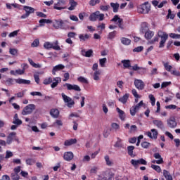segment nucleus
<instances>
[{
    "label": "nucleus",
    "instance_id": "obj_1",
    "mask_svg": "<svg viewBox=\"0 0 180 180\" xmlns=\"http://www.w3.org/2000/svg\"><path fill=\"white\" fill-rule=\"evenodd\" d=\"M19 84L20 85L23 84L24 85H30L31 81L30 80H26L25 79H12V78H8L6 80V85H8V86H11L15 84Z\"/></svg>",
    "mask_w": 180,
    "mask_h": 180
},
{
    "label": "nucleus",
    "instance_id": "obj_2",
    "mask_svg": "<svg viewBox=\"0 0 180 180\" xmlns=\"http://www.w3.org/2000/svg\"><path fill=\"white\" fill-rule=\"evenodd\" d=\"M157 34L158 37L160 38L159 47L160 49H162V47H164L165 43L167 42V40H168V34H167V32L161 30L158 31Z\"/></svg>",
    "mask_w": 180,
    "mask_h": 180
},
{
    "label": "nucleus",
    "instance_id": "obj_3",
    "mask_svg": "<svg viewBox=\"0 0 180 180\" xmlns=\"http://www.w3.org/2000/svg\"><path fill=\"white\" fill-rule=\"evenodd\" d=\"M151 11V5L148 2H145L138 7L139 13L147 14Z\"/></svg>",
    "mask_w": 180,
    "mask_h": 180
},
{
    "label": "nucleus",
    "instance_id": "obj_4",
    "mask_svg": "<svg viewBox=\"0 0 180 180\" xmlns=\"http://www.w3.org/2000/svg\"><path fill=\"white\" fill-rule=\"evenodd\" d=\"M89 19L91 22H96L97 19H98L100 22H102V20L105 19V14L101 13L100 11H96L89 16Z\"/></svg>",
    "mask_w": 180,
    "mask_h": 180
},
{
    "label": "nucleus",
    "instance_id": "obj_5",
    "mask_svg": "<svg viewBox=\"0 0 180 180\" xmlns=\"http://www.w3.org/2000/svg\"><path fill=\"white\" fill-rule=\"evenodd\" d=\"M44 47L46 50H50V49H53V50H61L60 46H58V41H56L55 42H49L46 41L44 44Z\"/></svg>",
    "mask_w": 180,
    "mask_h": 180
},
{
    "label": "nucleus",
    "instance_id": "obj_6",
    "mask_svg": "<svg viewBox=\"0 0 180 180\" xmlns=\"http://www.w3.org/2000/svg\"><path fill=\"white\" fill-rule=\"evenodd\" d=\"M35 109L36 105L34 104H29L23 108L21 113L23 116H27V115H32Z\"/></svg>",
    "mask_w": 180,
    "mask_h": 180
},
{
    "label": "nucleus",
    "instance_id": "obj_7",
    "mask_svg": "<svg viewBox=\"0 0 180 180\" xmlns=\"http://www.w3.org/2000/svg\"><path fill=\"white\" fill-rule=\"evenodd\" d=\"M67 0H58L57 3L54 4L53 9L56 11H63V9H67L65 5H67Z\"/></svg>",
    "mask_w": 180,
    "mask_h": 180
},
{
    "label": "nucleus",
    "instance_id": "obj_8",
    "mask_svg": "<svg viewBox=\"0 0 180 180\" xmlns=\"http://www.w3.org/2000/svg\"><path fill=\"white\" fill-rule=\"evenodd\" d=\"M62 98L65 102V103H66V106H68V108H72L74 106V105H75V102H74V100H72V98H71L70 96L65 95V94L62 93Z\"/></svg>",
    "mask_w": 180,
    "mask_h": 180
},
{
    "label": "nucleus",
    "instance_id": "obj_9",
    "mask_svg": "<svg viewBox=\"0 0 180 180\" xmlns=\"http://www.w3.org/2000/svg\"><path fill=\"white\" fill-rule=\"evenodd\" d=\"M131 165H133V167L137 168L139 165H147V162L143 158H141L139 160L132 159L131 160Z\"/></svg>",
    "mask_w": 180,
    "mask_h": 180
},
{
    "label": "nucleus",
    "instance_id": "obj_10",
    "mask_svg": "<svg viewBox=\"0 0 180 180\" xmlns=\"http://www.w3.org/2000/svg\"><path fill=\"white\" fill-rule=\"evenodd\" d=\"M65 23V21L58 19V20H54L53 22V27L54 29H64V25Z\"/></svg>",
    "mask_w": 180,
    "mask_h": 180
},
{
    "label": "nucleus",
    "instance_id": "obj_11",
    "mask_svg": "<svg viewBox=\"0 0 180 180\" xmlns=\"http://www.w3.org/2000/svg\"><path fill=\"white\" fill-rule=\"evenodd\" d=\"M63 86H66L68 91H77L81 92V88L77 84H71L70 83H65Z\"/></svg>",
    "mask_w": 180,
    "mask_h": 180
},
{
    "label": "nucleus",
    "instance_id": "obj_12",
    "mask_svg": "<svg viewBox=\"0 0 180 180\" xmlns=\"http://www.w3.org/2000/svg\"><path fill=\"white\" fill-rule=\"evenodd\" d=\"M134 84L135 85V88H136V89H139V91H143V89H144V86H146V85L144 84V82L139 79H135Z\"/></svg>",
    "mask_w": 180,
    "mask_h": 180
},
{
    "label": "nucleus",
    "instance_id": "obj_13",
    "mask_svg": "<svg viewBox=\"0 0 180 180\" xmlns=\"http://www.w3.org/2000/svg\"><path fill=\"white\" fill-rule=\"evenodd\" d=\"M111 22H117L120 29H121L122 30L124 29V26L123 25V19L120 18L119 15H115L111 20Z\"/></svg>",
    "mask_w": 180,
    "mask_h": 180
},
{
    "label": "nucleus",
    "instance_id": "obj_14",
    "mask_svg": "<svg viewBox=\"0 0 180 180\" xmlns=\"http://www.w3.org/2000/svg\"><path fill=\"white\" fill-rule=\"evenodd\" d=\"M154 158L158 160H152V164H164V159H162V157H161V155L158 153H155L153 155Z\"/></svg>",
    "mask_w": 180,
    "mask_h": 180
},
{
    "label": "nucleus",
    "instance_id": "obj_15",
    "mask_svg": "<svg viewBox=\"0 0 180 180\" xmlns=\"http://www.w3.org/2000/svg\"><path fill=\"white\" fill-rule=\"evenodd\" d=\"M177 124L176 120H175L174 117H172L167 120V126L170 127V129H175Z\"/></svg>",
    "mask_w": 180,
    "mask_h": 180
},
{
    "label": "nucleus",
    "instance_id": "obj_16",
    "mask_svg": "<svg viewBox=\"0 0 180 180\" xmlns=\"http://www.w3.org/2000/svg\"><path fill=\"white\" fill-rule=\"evenodd\" d=\"M146 135L150 139H154L155 140H156L157 137H158V131H157V129H152L150 130V132L148 131L146 133Z\"/></svg>",
    "mask_w": 180,
    "mask_h": 180
},
{
    "label": "nucleus",
    "instance_id": "obj_17",
    "mask_svg": "<svg viewBox=\"0 0 180 180\" xmlns=\"http://www.w3.org/2000/svg\"><path fill=\"white\" fill-rule=\"evenodd\" d=\"M74 159V153L71 151L69 152H65L63 154V160L65 161H72V160Z\"/></svg>",
    "mask_w": 180,
    "mask_h": 180
},
{
    "label": "nucleus",
    "instance_id": "obj_18",
    "mask_svg": "<svg viewBox=\"0 0 180 180\" xmlns=\"http://www.w3.org/2000/svg\"><path fill=\"white\" fill-rule=\"evenodd\" d=\"M16 139V132H11L8 136L6 139L7 144L11 145L13 142V140Z\"/></svg>",
    "mask_w": 180,
    "mask_h": 180
},
{
    "label": "nucleus",
    "instance_id": "obj_19",
    "mask_svg": "<svg viewBox=\"0 0 180 180\" xmlns=\"http://www.w3.org/2000/svg\"><path fill=\"white\" fill-rule=\"evenodd\" d=\"M50 115L53 119H58V116H60V111L57 108H52L50 110Z\"/></svg>",
    "mask_w": 180,
    "mask_h": 180
},
{
    "label": "nucleus",
    "instance_id": "obj_20",
    "mask_svg": "<svg viewBox=\"0 0 180 180\" xmlns=\"http://www.w3.org/2000/svg\"><path fill=\"white\" fill-rule=\"evenodd\" d=\"M22 122L20 119H19V115L18 114H15L13 119V124H15L16 126H20Z\"/></svg>",
    "mask_w": 180,
    "mask_h": 180
},
{
    "label": "nucleus",
    "instance_id": "obj_21",
    "mask_svg": "<svg viewBox=\"0 0 180 180\" xmlns=\"http://www.w3.org/2000/svg\"><path fill=\"white\" fill-rule=\"evenodd\" d=\"M153 124H155V127H158V129H161L162 130V129H164V123L162 122V121L160 120H154L153 121Z\"/></svg>",
    "mask_w": 180,
    "mask_h": 180
},
{
    "label": "nucleus",
    "instance_id": "obj_22",
    "mask_svg": "<svg viewBox=\"0 0 180 180\" xmlns=\"http://www.w3.org/2000/svg\"><path fill=\"white\" fill-rule=\"evenodd\" d=\"M79 39L80 41H86L91 39V34H79Z\"/></svg>",
    "mask_w": 180,
    "mask_h": 180
},
{
    "label": "nucleus",
    "instance_id": "obj_23",
    "mask_svg": "<svg viewBox=\"0 0 180 180\" xmlns=\"http://www.w3.org/2000/svg\"><path fill=\"white\" fill-rule=\"evenodd\" d=\"M65 68V67L61 64L54 66L52 70L53 75H56V72H57V71H60V70H64Z\"/></svg>",
    "mask_w": 180,
    "mask_h": 180
},
{
    "label": "nucleus",
    "instance_id": "obj_24",
    "mask_svg": "<svg viewBox=\"0 0 180 180\" xmlns=\"http://www.w3.org/2000/svg\"><path fill=\"white\" fill-rule=\"evenodd\" d=\"M23 10L25 11V13L28 14L30 16L31 13H34V9L33 8V7L24 6Z\"/></svg>",
    "mask_w": 180,
    "mask_h": 180
},
{
    "label": "nucleus",
    "instance_id": "obj_25",
    "mask_svg": "<svg viewBox=\"0 0 180 180\" xmlns=\"http://www.w3.org/2000/svg\"><path fill=\"white\" fill-rule=\"evenodd\" d=\"M116 110L119 115L120 119H121V120H124V119H126V113L124 112V111L122 110L119 108H117Z\"/></svg>",
    "mask_w": 180,
    "mask_h": 180
},
{
    "label": "nucleus",
    "instance_id": "obj_26",
    "mask_svg": "<svg viewBox=\"0 0 180 180\" xmlns=\"http://www.w3.org/2000/svg\"><path fill=\"white\" fill-rule=\"evenodd\" d=\"M154 37V31L148 30L145 32V39L146 40H151Z\"/></svg>",
    "mask_w": 180,
    "mask_h": 180
},
{
    "label": "nucleus",
    "instance_id": "obj_27",
    "mask_svg": "<svg viewBox=\"0 0 180 180\" xmlns=\"http://www.w3.org/2000/svg\"><path fill=\"white\" fill-rule=\"evenodd\" d=\"M72 144H77L76 139H71L69 140H66L64 143V146H66V147H70V146H72Z\"/></svg>",
    "mask_w": 180,
    "mask_h": 180
},
{
    "label": "nucleus",
    "instance_id": "obj_28",
    "mask_svg": "<svg viewBox=\"0 0 180 180\" xmlns=\"http://www.w3.org/2000/svg\"><path fill=\"white\" fill-rule=\"evenodd\" d=\"M104 159L106 162V165H108V167H112V165H114L115 163H113V160L110 159L109 155H105L104 157Z\"/></svg>",
    "mask_w": 180,
    "mask_h": 180
},
{
    "label": "nucleus",
    "instance_id": "obj_29",
    "mask_svg": "<svg viewBox=\"0 0 180 180\" xmlns=\"http://www.w3.org/2000/svg\"><path fill=\"white\" fill-rule=\"evenodd\" d=\"M132 70L133 71H140V70H142L143 74H144L146 71H147V68L139 67L137 64H135L134 66H132Z\"/></svg>",
    "mask_w": 180,
    "mask_h": 180
},
{
    "label": "nucleus",
    "instance_id": "obj_30",
    "mask_svg": "<svg viewBox=\"0 0 180 180\" xmlns=\"http://www.w3.org/2000/svg\"><path fill=\"white\" fill-rule=\"evenodd\" d=\"M53 82L51 84V88H56L60 82H61V78L60 77H55L53 78Z\"/></svg>",
    "mask_w": 180,
    "mask_h": 180
},
{
    "label": "nucleus",
    "instance_id": "obj_31",
    "mask_svg": "<svg viewBox=\"0 0 180 180\" xmlns=\"http://www.w3.org/2000/svg\"><path fill=\"white\" fill-rule=\"evenodd\" d=\"M127 150H128L129 155H130V157H131V158H134V157H136V154H134V153H133V151L134 150V146H129L127 147Z\"/></svg>",
    "mask_w": 180,
    "mask_h": 180
},
{
    "label": "nucleus",
    "instance_id": "obj_32",
    "mask_svg": "<svg viewBox=\"0 0 180 180\" xmlns=\"http://www.w3.org/2000/svg\"><path fill=\"white\" fill-rule=\"evenodd\" d=\"M69 4L70 5V6L68 8V11H74L77 5L76 1H75L74 0H70Z\"/></svg>",
    "mask_w": 180,
    "mask_h": 180
},
{
    "label": "nucleus",
    "instance_id": "obj_33",
    "mask_svg": "<svg viewBox=\"0 0 180 180\" xmlns=\"http://www.w3.org/2000/svg\"><path fill=\"white\" fill-rule=\"evenodd\" d=\"M92 53H94V51H92V49H90L87 51H86L84 49L82 50V54L84 56V57H91L92 56Z\"/></svg>",
    "mask_w": 180,
    "mask_h": 180
},
{
    "label": "nucleus",
    "instance_id": "obj_34",
    "mask_svg": "<svg viewBox=\"0 0 180 180\" xmlns=\"http://www.w3.org/2000/svg\"><path fill=\"white\" fill-rule=\"evenodd\" d=\"M148 30V24L147 22H143L141 25V32L142 33H146V32Z\"/></svg>",
    "mask_w": 180,
    "mask_h": 180
},
{
    "label": "nucleus",
    "instance_id": "obj_35",
    "mask_svg": "<svg viewBox=\"0 0 180 180\" xmlns=\"http://www.w3.org/2000/svg\"><path fill=\"white\" fill-rule=\"evenodd\" d=\"M127 99H129V94H126L122 97L118 99L119 102H121V103H126L127 102Z\"/></svg>",
    "mask_w": 180,
    "mask_h": 180
},
{
    "label": "nucleus",
    "instance_id": "obj_36",
    "mask_svg": "<svg viewBox=\"0 0 180 180\" xmlns=\"http://www.w3.org/2000/svg\"><path fill=\"white\" fill-rule=\"evenodd\" d=\"M121 43H122L124 46H129L130 43H131V40L129 38L122 37L121 38Z\"/></svg>",
    "mask_w": 180,
    "mask_h": 180
},
{
    "label": "nucleus",
    "instance_id": "obj_37",
    "mask_svg": "<svg viewBox=\"0 0 180 180\" xmlns=\"http://www.w3.org/2000/svg\"><path fill=\"white\" fill-rule=\"evenodd\" d=\"M28 61L30 64L34 67V68H41V65L34 63L33 60H32L31 58H28Z\"/></svg>",
    "mask_w": 180,
    "mask_h": 180
},
{
    "label": "nucleus",
    "instance_id": "obj_38",
    "mask_svg": "<svg viewBox=\"0 0 180 180\" xmlns=\"http://www.w3.org/2000/svg\"><path fill=\"white\" fill-rule=\"evenodd\" d=\"M149 75L150 77H153L154 75H158V68H152L149 72Z\"/></svg>",
    "mask_w": 180,
    "mask_h": 180
},
{
    "label": "nucleus",
    "instance_id": "obj_39",
    "mask_svg": "<svg viewBox=\"0 0 180 180\" xmlns=\"http://www.w3.org/2000/svg\"><path fill=\"white\" fill-rule=\"evenodd\" d=\"M63 124V120H56L53 124L54 127H61Z\"/></svg>",
    "mask_w": 180,
    "mask_h": 180
},
{
    "label": "nucleus",
    "instance_id": "obj_40",
    "mask_svg": "<svg viewBox=\"0 0 180 180\" xmlns=\"http://www.w3.org/2000/svg\"><path fill=\"white\" fill-rule=\"evenodd\" d=\"M110 6L113 9V12L116 13L117 11L119 10V4L117 3H110Z\"/></svg>",
    "mask_w": 180,
    "mask_h": 180
},
{
    "label": "nucleus",
    "instance_id": "obj_41",
    "mask_svg": "<svg viewBox=\"0 0 180 180\" xmlns=\"http://www.w3.org/2000/svg\"><path fill=\"white\" fill-rule=\"evenodd\" d=\"M163 175L167 180H172V176L167 170H163Z\"/></svg>",
    "mask_w": 180,
    "mask_h": 180
},
{
    "label": "nucleus",
    "instance_id": "obj_42",
    "mask_svg": "<svg viewBox=\"0 0 180 180\" xmlns=\"http://www.w3.org/2000/svg\"><path fill=\"white\" fill-rule=\"evenodd\" d=\"M107 61H108V59L106 58H103L99 59V64L102 68L105 67V64Z\"/></svg>",
    "mask_w": 180,
    "mask_h": 180
},
{
    "label": "nucleus",
    "instance_id": "obj_43",
    "mask_svg": "<svg viewBox=\"0 0 180 180\" xmlns=\"http://www.w3.org/2000/svg\"><path fill=\"white\" fill-rule=\"evenodd\" d=\"M99 75H101V70H95L94 73V81H99Z\"/></svg>",
    "mask_w": 180,
    "mask_h": 180
},
{
    "label": "nucleus",
    "instance_id": "obj_44",
    "mask_svg": "<svg viewBox=\"0 0 180 180\" xmlns=\"http://www.w3.org/2000/svg\"><path fill=\"white\" fill-rule=\"evenodd\" d=\"M122 64L124 68H129L130 67V61L129 60H123L121 61Z\"/></svg>",
    "mask_w": 180,
    "mask_h": 180
},
{
    "label": "nucleus",
    "instance_id": "obj_45",
    "mask_svg": "<svg viewBox=\"0 0 180 180\" xmlns=\"http://www.w3.org/2000/svg\"><path fill=\"white\" fill-rule=\"evenodd\" d=\"M114 147H117L118 148H123V143H122V139L118 138L116 143L114 145Z\"/></svg>",
    "mask_w": 180,
    "mask_h": 180
},
{
    "label": "nucleus",
    "instance_id": "obj_46",
    "mask_svg": "<svg viewBox=\"0 0 180 180\" xmlns=\"http://www.w3.org/2000/svg\"><path fill=\"white\" fill-rule=\"evenodd\" d=\"M51 20H47V19H41L39 20V26L41 27V26H44V23H46V24H49V23H51Z\"/></svg>",
    "mask_w": 180,
    "mask_h": 180
},
{
    "label": "nucleus",
    "instance_id": "obj_47",
    "mask_svg": "<svg viewBox=\"0 0 180 180\" xmlns=\"http://www.w3.org/2000/svg\"><path fill=\"white\" fill-rule=\"evenodd\" d=\"M51 82H53V78L47 77L44 80L43 84L44 85H50Z\"/></svg>",
    "mask_w": 180,
    "mask_h": 180
},
{
    "label": "nucleus",
    "instance_id": "obj_48",
    "mask_svg": "<svg viewBox=\"0 0 180 180\" xmlns=\"http://www.w3.org/2000/svg\"><path fill=\"white\" fill-rule=\"evenodd\" d=\"M100 9L103 12H108V11H109V9H110V6H109V5H106V6L101 5V6H100Z\"/></svg>",
    "mask_w": 180,
    "mask_h": 180
},
{
    "label": "nucleus",
    "instance_id": "obj_49",
    "mask_svg": "<svg viewBox=\"0 0 180 180\" xmlns=\"http://www.w3.org/2000/svg\"><path fill=\"white\" fill-rule=\"evenodd\" d=\"M163 65L166 71L171 72V70H172V67L171 66V65L168 64V63H163Z\"/></svg>",
    "mask_w": 180,
    "mask_h": 180
},
{
    "label": "nucleus",
    "instance_id": "obj_50",
    "mask_svg": "<svg viewBox=\"0 0 180 180\" xmlns=\"http://www.w3.org/2000/svg\"><path fill=\"white\" fill-rule=\"evenodd\" d=\"M148 98L151 102L152 106H155V97H154V95L149 94Z\"/></svg>",
    "mask_w": 180,
    "mask_h": 180
},
{
    "label": "nucleus",
    "instance_id": "obj_51",
    "mask_svg": "<svg viewBox=\"0 0 180 180\" xmlns=\"http://www.w3.org/2000/svg\"><path fill=\"white\" fill-rule=\"evenodd\" d=\"M25 162L27 165H33L34 164H35L36 160H34V159L28 158L25 160Z\"/></svg>",
    "mask_w": 180,
    "mask_h": 180
},
{
    "label": "nucleus",
    "instance_id": "obj_52",
    "mask_svg": "<svg viewBox=\"0 0 180 180\" xmlns=\"http://www.w3.org/2000/svg\"><path fill=\"white\" fill-rule=\"evenodd\" d=\"M150 167L155 171H156V172H161V167L158 165H151Z\"/></svg>",
    "mask_w": 180,
    "mask_h": 180
},
{
    "label": "nucleus",
    "instance_id": "obj_53",
    "mask_svg": "<svg viewBox=\"0 0 180 180\" xmlns=\"http://www.w3.org/2000/svg\"><path fill=\"white\" fill-rule=\"evenodd\" d=\"M144 50V47L143 46H137L133 49L134 53H140Z\"/></svg>",
    "mask_w": 180,
    "mask_h": 180
},
{
    "label": "nucleus",
    "instance_id": "obj_54",
    "mask_svg": "<svg viewBox=\"0 0 180 180\" xmlns=\"http://www.w3.org/2000/svg\"><path fill=\"white\" fill-rule=\"evenodd\" d=\"M139 110L134 108V106H132L130 108V115L131 116H136V113H137Z\"/></svg>",
    "mask_w": 180,
    "mask_h": 180
},
{
    "label": "nucleus",
    "instance_id": "obj_55",
    "mask_svg": "<svg viewBox=\"0 0 180 180\" xmlns=\"http://www.w3.org/2000/svg\"><path fill=\"white\" fill-rule=\"evenodd\" d=\"M77 81H79V82H82V84H88V79L84 77H78Z\"/></svg>",
    "mask_w": 180,
    "mask_h": 180
},
{
    "label": "nucleus",
    "instance_id": "obj_56",
    "mask_svg": "<svg viewBox=\"0 0 180 180\" xmlns=\"http://www.w3.org/2000/svg\"><path fill=\"white\" fill-rule=\"evenodd\" d=\"M11 157H13V153H12V151L10 150H6L5 158L8 160V158H11Z\"/></svg>",
    "mask_w": 180,
    "mask_h": 180
},
{
    "label": "nucleus",
    "instance_id": "obj_57",
    "mask_svg": "<svg viewBox=\"0 0 180 180\" xmlns=\"http://www.w3.org/2000/svg\"><path fill=\"white\" fill-rule=\"evenodd\" d=\"M40 44V41H39V39H34V41L32 43L31 46L32 47H37Z\"/></svg>",
    "mask_w": 180,
    "mask_h": 180
},
{
    "label": "nucleus",
    "instance_id": "obj_58",
    "mask_svg": "<svg viewBox=\"0 0 180 180\" xmlns=\"http://www.w3.org/2000/svg\"><path fill=\"white\" fill-rule=\"evenodd\" d=\"M169 37L172 39H180V34H175V33H170L169 34Z\"/></svg>",
    "mask_w": 180,
    "mask_h": 180
},
{
    "label": "nucleus",
    "instance_id": "obj_59",
    "mask_svg": "<svg viewBox=\"0 0 180 180\" xmlns=\"http://www.w3.org/2000/svg\"><path fill=\"white\" fill-rule=\"evenodd\" d=\"M9 53L11 56H16V54H18V49L11 48L9 49Z\"/></svg>",
    "mask_w": 180,
    "mask_h": 180
},
{
    "label": "nucleus",
    "instance_id": "obj_60",
    "mask_svg": "<svg viewBox=\"0 0 180 180\" xmlns=\"http://www.w3.org/2000/svg\"><path fill=\"white\" fill-rule=\"evenodd\" d=\"M143 105H144V103L143 102V101H141L138 104H136V105H134V108L139 110L140 108H141Z\"/></svg>",
    "mask_w": 180,
    "mask_h": 180
},
{
    "label": "nucleus",
    "instance_id": "obj_61",
    "mask_svg": "<svg viewBox=\"0 0 180 180\" xmlns=\"http://www.w3.org/2000/svg\"><path fill=\"white\" fill-rule=\"evenodd\" d=\"M172 75H174V77H180V72L176 70H174L171 71Z\"/></svg>",
    "mask_w": 180,
    "mask_h": 180
},
{
    "label": "nucleus",
    "instance_id": "obj_62",
    "mask_svg": "<svg viewBox=\"0 0 180 180\" xmlns=\"http://www.w3.org/2000/svg\"><path fill=\"white\" fill-rule=\"evenodd\" d=\"M100 2L101 1L99 0H90L89 5H91V6H95L96 4H99Z\"/></svg>",
    "mask_w": 180,
    "mask_h": 180
},
{
    "label": "nucleus",
    "instance_id": "obj_63",
    "mask_svg": "<svg viewBox=\"0 0 180 180\" xmlns=\"http://www.w3.org/2000/svg\"><path fill=\"white\" fill-rule=\"evenodd\" d=\"M112 129H114V130H119L120 129V127L119 126V124L113 122L111 124Z\"/></svg>",
    "mask_w": 180,
    "mask_h": 180
},
{
    "label": "nucleus",
    "instance_id": "obj_64",
    "mask_svg": "<svg viewBox=\"0 0 180 180\" xmlns=\"http://www.w3.org/2000/svg\"><path fill=\"white\" fill-rule=\"evenodd\" d=\"M11 179H13V180H19L20 179L19 174L12 173L11 174Z\"/></svg>",
    "mask_w": 180,
    "mask_h": 180
}]
</instances>
